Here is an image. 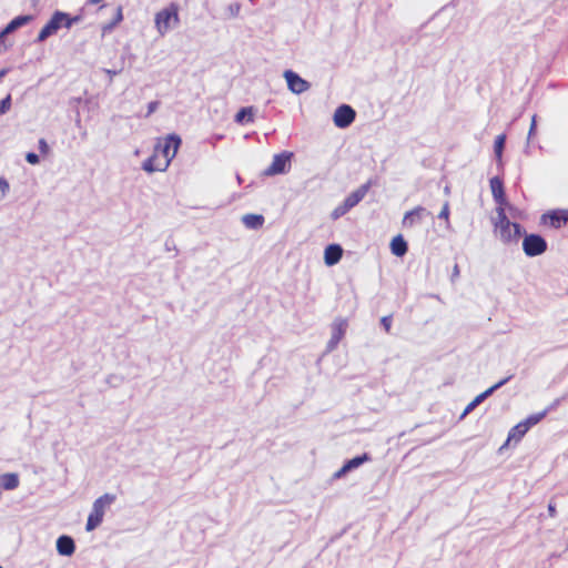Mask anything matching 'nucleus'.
<instances>
[{"label":"nucleus","instance_id":"30","mask_svg":"<svg viewBox=\"0 0 568 568\" xmlns=\"http://www.w3.org/2000/svg\"><path fill=\"white\" fill-rule=\"evenodd\" d=\"M0 568H2V567L0 566Z\"/></svg>","mask_w":568,"mask_h":568},{"label":"nucleus","instance_id":"1","mask_svg":"<svg viewBox=\"0 0 568 568\" xmlns=\"http://www.w3.org/2000/svg\"><path fill=\"white\" fill-rule=\"evenodd\" d=\"M180 144L181 139L176 134L158 139L153 154L143 163V169L150 173L164 172L175 156Z\"/></svg>","mask_w":568,"mask_h":568},{"label":"nucleus","instance_id":"14","mask_svg":"<svg viewBox=\"0 0 568 568\" xmlns=\"http://www.w3.org/2000/svg\"><path fill=\"white\" fill-rule=\"evenodd\" d=\"M32 20L31 16H19L11 20L7 27L0 32V39L4 38L7 34L12 33L17 29L26 26Z\"/></svg>","mask_w":568,"mask_h":568},{"label":"nucleus","instance_id":"28","mask_svg":"<svg viewBox=\"0 0 568 568\" xmlns=\"http://www.w3.org/2000/svg\"><path fill=\"white\" fill-rule=\"evenodd\" d=\"M535 126H536V116L532 115L531 118V122H530V126H529V130H528V140L530 139V136L532 135L534 133V130H535Z\"/></svg>","mask_w":568,"mask_h":568},{"label":"nucleus","instance_id":"24","mask_svg":"<svg viewBox=\"0 0 568 568\" xmlns=\"http://www.w3.org/2000/svg\"><path fill=\"white\" fill-rule=\"evenodd\" d=\"M9 193V183L4 179H0V201L4 200Z\"/></svg>","mask_w":568,"mask_h":568},{"label":"nucleus","instance_id":"3","mask_svg":"<svg viewBox=\"0 0 568 568\" xmlns=\"http://www.w3.org/2000/svg\"><path fill=\"white\" fill-rule=\"evenodd\" d=\"M545 416L544 412L530 415L525 419L518 422L515 426H513L507 435V439L503 445V448L508 446L510 442H519L526 433L530 429L531 426L536 425L542 417Z\"/></svg>","mask_w":568,"mask_h":568},{"label":"nucleus","instance_id":"10","mask_svg":"<svg viewBox=\"0 0 568 568\" xmlns=\"http://www.w3.org/2000/svg\"><path fill=\"white\" fill-rule=\"evenodd\" d=\"M354 118V110L348 105H342L335 111L333 120L336 126L345 128L353 122Z\"/></svg>","mask_w":568,"mask_h":568},{"label":"nucleus","instance_id":"11","mask_svg":"<svg viewBox=\"0 0 568 568\" xmlns=\"http://www.w3.org/2000/svg\"><path fill=\"white\" fill-rule=\"evenodd\" d=\"M285 80L288 89L294 94H301L305 92L310 84L298 73H285Z\"/></svg>","mask_w":568,"mask_h":568},{"label":"nucleus","instance_id":"5","mask_svg":"<svg viewBox=\"0 0 568 568\" xmlns=\"http://www.w3.org/2000/svg\"><path fill=\"white\" fill-rule=\"evenodd\" d=\"M112 500H113V496L109 495V494H104L94 500L93 506H92V511L88 516L87 526H85L87 531L93 530L95 527H98L101 524L103 515H104V509L109 504L112 503Z\"/></svg>","mask_w":568,"mask_h":568},{"label":"nucleus","instance_id":"29","mask_svg":"<svg viewBox=\"0 0 568 568\" xmlns=\"http://www.w3.org/2000/svg\"><path fill=\"white\" fill-rule=\"evenodd\" d=\"M102 0H89V3L90 4H98L100 3Z\"/></svg>","mask_w":568,"mask_h":568},{"label":"nucleus","instance_id":"21","mask_svg":"<svg viewBox=\"0 0 568 568\" xmlns=\"http://www.w3.org/2000/svg\"><path fill=\"white\" fill-rule=\"evenodd\" d=\"M366 459L365 456L363 457H355V458H352L351 460H348L342 468L341 470L336 474V477H339L341 475H343L344 473H346L347 470L352 469V468H355L357 466H359L364 460Z\"/></svg>","mask_w":568,"mask_h":568},{"label":"nucleus","instance_id":"22","mask_svg":"<svg viewBox=\"0 0 568 568\" xmlns=\"http://www.w3.org/2000/svg\"><path fill=\"white\" fill-rule=\"evenodd\" d=\"M505 140L506 138L504 134L498 135L495 140V153L498 160L501 159Z\"/></svg>","mask_w":568,"mask_h":568},{"label":"nucleus","instance_id":"16","mask_svg":"<svg viewBox=\"0 0 568 568\" xmlns=\"http://www.w3.org/2000/svg\"><path fill=\"white\" fill-rule=\"evenodd\" d=\"M504 381L493 385L485 392L478 394L465 408V410L462 414V417L466 416L471 409H474L481 400H484L488 395H490L497 387H499Z\"/></svg>","mask_w":568,"mask_h":568},{"label":"nucleus","instance_id":"8","mask_svg":"<svg viewBox=\"0 0 568 568\" xmlns=\"http://www.w3.org/2000/svg\"><path fill=\"white\" fill-rule=\"evenodd\" d=\"M523 250L528 256L540 255L546 250V242L539 235H528L523 241Z\"/></svg>","mask_w":568,"mask_h":568},{"label":"nucleus","instance_id":"15","mask_svg":"<svg viewBox=\"0 0 568 568\" xmlns=\"http://www.w3.org/2000/svg\"><path fill=\"white\" fill-rule=\"evenodd\" d=\"M73 539L69 536H60L57 539V551L61 556H71L74 552Z\"/></svg>","mask_w":568,"mask_h":568},{"label":"nucleus","instance_id":"2","mask_svg":"<svg viewBox=\"0 0 568 568\" xmlns=\"http://www.w3.org/2000/svg\"><path fill=\"white\" fill-rule=\"evenodd\" d=\"M505 207H498V220L495 223V231L504 241L517 240L520 236V227L517 223H511L505 213Z\"/></svg>","mask_w":568,"mask_h":568},{"label":"nucleus","instance_id":"12","mask_svg":"<svg viewBox=\"0 0 568 568\" xmlns=\"http://www.w3.org/2000/svg\"><path fill=\"white\" fill-rule=\"evenodd\" d=\"M343 256V248L339 244H329L324 248L323 260L326 266L337 264Z\"/></svg>","mask_w":568,"mask_h":568},{"label":"nucleus","instance_id":"18","mask_svg":"<svg viewBox=\"0 0 568 568\" xmlns=\"http://www.w3.org/2000/svg\"><path fill=\"white\" fill-rule=\"evenodd\" d=\"M392 253L396 256H403L407 251V245L402 236H396L390 242Z\"/></svg>","mask_w":568,"mask_h":568},{"label":"nucleus","instance_id":"20","mask_svg":"<svg viewBox=\"0 0 568 568\" xmlns=\"http://www.w3.org/2000/svg\"><path fill=\"white\" fill-rule=\"evenodd\" d=\"M364 195V191H356L353 194H351L346 201H345V207L342 210L341 213H344L346 210L351 209L355 204H357Z\"/></svg>","mask_w":568,"mask_h":568},{"label":"nucleus","instance_id":"6","mask_svg":"<svg viewBox=\"0 0 568 568\" xmlns=\"http://www.w3.org/2000/svg\"><path fill=\"white\" fill-rule=\"evenodd\" d=\"M71 20L69 19L67 13L63 12H55L50 21L42 28V30L39 32L38 41L42 42L50 36L57 33V31L61 27L70 28L71 27Z\"/></svg>","mask_w":568,"mask_h":568},{"label":"nucleus","instance_id":"17","mask_svg":"<svg viewBox=\"0 0 568 568\" xmlns=\"http://www.w3.org/2000/svg\"><path fill=\"white\" fill-rule=\"evenodd\" d=\"M19 485V477L16 473L0 475V487L7 490L14 489Z\"/></svg>","mask_w":568,"mask_h":568},{"label":"nucleus","instance_id":"4","mask_svg":"<svg viewBox=\"0 0 568 568\" xmlns=\"http://www.w3.org/2000/svg\"><path fill=\"white\" fill-rule=\"evenodd\" d=\"M155 28L161 36H164L171 29H173L179 22L178 8L170 6L162 9L155 14L154 18Z\"/></svg>","mask_w":568,"mask_h":568},{"label":"nucleus","instance_id":"23","mask_svg":"<svg viewBox=\"0 0 568 568\" xmlns=\"http://www.w3.org/2000/svg\"><path fill=\"white\" fill-rule=\"evenodd\" d=\"M252 119V110L251 109H242L236 114V120L239 122L250 121Z\"/></svg>","mask_w":568,"mask_h":568},{"label":"nucleus","instance_id":"25","mask_svg":"<svg viewBox=\"0 0 568 568\" xmlns=\"http://www.w3.org/2000/svg\"><path fill=\"white\" fill-rule=\"evenodd\" d=\"M10 105L11 99L8 95L0 102V114L6 113L10 109Z\"/></svg>","mask_w":568,"mask_h":568},{"label":"nucleus","instance_id":"7","mask_svg":"<svg viewBox=\"0 0 568 568\" xmlns=\"http://www.w3.org/2000/svg\"><path fill=\"white\" fill-rule=\"evenodd\" d=\"M540 221L547 227L559 229L562 225L568 223V211L567 210L549 211L541 215Z\"/></svg>","mask_w":568,"mask_h":568},{"label":"nucleus","instance_id":"9","mask_svg":"<svg viewBox=\"0 0 568 568\" xmlns=\"http://www.w3.org/2000/svg\"><path fill=\"white\" fill-rule=\"evenodd\" d=\"M490 190H491L493 196L499 203V207L508 209L515 215L520 216V213L517 212L516 209H514L511 205H509L507 203V201L505 199V195H504L503 183H501V181L498 178H493L490 180Z\"/></svg>","mask_w":568,"mask_h":568},{"label":"nucleus","instance_id":"19","mask_svg":"<svg viewBox=\"0 0 568 568\" xmlns=\"http://www.w3.org/2000/svg\"><path fill=\"white\" fill-rule=\"evenodd\" d=\"M242 221L247 227L255 229L262 225L263 217L257 214H246L243 216Z\"/></svg>","mask_w":568,"mask_h":568},{"label":"nucleus","instance_id":"13","mask_svg":"<svg viewBox=\"0 0 568 568\" xmlns=\"http://www.w3.org/2000/svg\"><path fill=\"white\" fill-rule=\"evenodd\" d=\"M290 165V155L278 154L273 158L271 165L266 170V174L274 175L284 173Z\"/></svg>","mask_w":568,"mask_h":568},{"label":"nucleus","instance_id":"27","mask_svg":"<svg viewBox=\"0 0 568 568\" xmlns=\"http://www.w3.org/2000/svg\"><path fill=\"white\" fill-rule=\"evenodd\" d=\"M26 159L30 164H37L39 161V158L36 153H28Z\"/></svg>","mask_w":568,"mask_h":568},{"label":"nucleus","instance_id":"26","mask_svg":"<svg viewBox=\"0 0 568 568\" xmlns=\"http://www.w3.org/2000/svg\"><path fill=\"white\" fill-rule=\"evenodd\" d=\"M439 217L444 219L445 221H448V216H449V207H448V204L445 203L439 212Z\"/></svg>","mask_w":568,"mask_h":568}]
</instances>
